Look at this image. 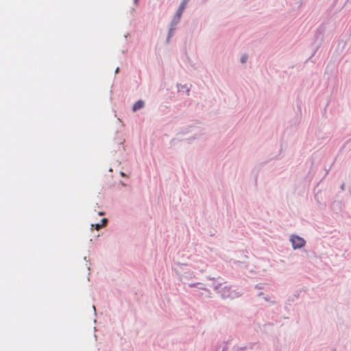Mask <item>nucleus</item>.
<instances>
[{
	"mask_svg": "<svg viewBox=\"0 0 351 351\" xmlns=\"http://www.w3.org/2000/svg\"><path fill=\"white\" fill-rule=\"evenodd\" d=\"M183 11L178 9L175 15L173 16L171 22L170 23V27L176 28V26L178 25V23L180 21L182 15L183 14Z\"/></svg>",
	"mask_w": 351,
	"mask_h": 351,
	"instance_id": "7ed1b4c3",
	"label": "nucleus"
},
{
	"mask_svg": "<svg viewBox=\"0 0 351 351\" xmlns=\"http://www.w3.org/2000/svg\"><path fill=\"white\" fill-rule=\"evenodd\" d=\"M233 351H254L253 346L249 345L245 346H234L233 347Z\"/></svg>",
	"mask_w": 351,
	"mask_h": 351,
	"instance_id": "423d86ee",
	"label": "nucleus"
},
{
	"mask_svg": "<svg viewBox=\"0 0 351 351\" xmlns=\"http://www.w3.org/2000/svg\"><path fill=\"white\" fill-rule=\"evenodd\" d=\"M341 189L342 191H344V190H345V184H344V183H343V184L341 185Z\"/></svg>",
	"mask_w": 351,
	"mask_h": 351,
	"instance_id": "a211bd4d",
	"label": "nucleus"
},
{
	"mask_svg": "<svg viewBox=\"0 0 351 351\" xmlns=\"http://www.w3.org/2000/svg\"><path fill=\"white\" fill-rule=\"evenodd\" d=\"M178 92H185L187 95H189L190 88L186 84L179 85L178 86Z\"/></svg>",
	"mask_w": 351,
	"mask_h": 351,
	"instance_id": "6e6552de",
	"label": "nucleus"
},
{
	"mask_svg": "<svg viewBox=\"0 0 351 351\" xmlns=\"http://www.w3.org/2000/svg\"><path fill=\"white\" fill-rule=\"evenodd\" d=\"M171 38H172V36H170L169 35H167V42L169 43Z\"/></svg>",
	"mask_w": 351,
	"mask_h": 351,
	"instance_id": "f3484780",
	"label": "nucleus"
},
{
	"mask_svg": "<svg viewBox=\"0 0 351 351\" xmlns=\"http://www.w3.org/2000/svg\"><path fill=\"white\" fill-rule=\"evenodd\" d=\"M93 227H95L96 230H99L103 226L101 223L91 224V229H93Z\"/></svg>",
	"mask_w": 351,
	"mask_h": 351,
	"instance_id": "f8f14e48",
	"label": "nucleus"
},
{
	"mask_svg": "<svg viewBox=\"0 0 351 351\" xmlns=\"http://www.w3.org/2000/svg\"><path fill=\"white\" fill-rule=\"evenodd\" d=\"M119 71V68H117L116 70H115V73H117Z\"/></svg>",
	"mask_w": 351,
	"mask_h": 351,
	"instance_id": "5701e85b",
	"label": "nucleus"
},
{
	"mask_svg": "<svg viewBox=\"0 0 351 351\" xmlns=\"http://www.w3.org/2000/svg\"><path fill=\"white\" fill-rule=\"evenodd\" d=\"M93 308L94 310L95 315H96V308H95V306H93Z\"/></svg>",
	"mask_w": 351,
	"mask_h": 351,
	"instance_id": "4be33fe9",
	"label": "nucleus"
},
{
	"mask_svg": "<svg viewBox=\"0 0 351 351\" xmlns=\"http://www.w3.org/2000/svg\"><path fill=\"white\" fill-rule=\"evenodd\" d=\"M227 350H228V348H227V346H224L223 347V349H222V350H221V351H227Z\"/></svg>",
	"mask_w": 351,
	"mask_h": 351,
	"instance_id": "6ab92c4d",
	"label": "nucleus"
},
{
	"mask_svg": "<svg viewBox=\"0 0 351 351\" xmlns=\"http://www.w3.org/2000/svg\"><path fill=\"white\" fill-rule=\"evenodd\" d=\"M203 295H204L203 293H201L199 294V296H202Z\"/></svg>",
	"mask_w": 351,
	"mask_h": 351,
	"instance_id": "393cba45",
	"label": "nucleus"
},
{
	"mask_svg": "<svg viewBox=\"0 0 351 351\" xmlns=\"http://www.w3.org/2000/svg\"><path fill=\"white\" fill-rule=\"evenodd\" d=\"M257 296L259 298H262L265 302L269 303L270 304L274 305L276 304L274 298L271 295H266L264 293L261 292L258 293Z\"/></svg>",
	"mask_w": 351,
	"mask_h": 351,
	"instance_id": "39448f33",
	"label": "nucleus"
},
{
	"mask_svg": "<svg viewBox=\"0 0 351 351\" xmlns=\"http://www.w3.org/2000/svg\"><path fill=\"white\" fill-rule=\"evenodd\" d=\"M98 215H100V216H102V215H104V212H99V213H98Z\"/></svg>",
	"mask_w": 351,
	"mask_h": 351,
	"instance_id": "412c9836",
	"label": "nucleus"
},
{
	"mask_svg": "<svg viewBox=\"0 0 351 351\" xmlns=\"http://www.w3.org/2000/svg\"><path fill=\"white\" fill-rule=\"evenodd\" d=\"M176 29V28L169 27V32H168V35H169L170 36H173V34H174V32H175Z\"/></svg>",
	"mask_w": 351,
	"mask_h": 351,
	"instance_id": "9b49d317",
	"label": "nucleus"
},
{
	"mask_svg": "<svg viewBox=\"0 0 351 351\" xmlns=\"http://www.w3.org/2000/svg\"><path fill=\"white\" fill-rule=\"evenodd\" d=\"M107 222H108V219H107L106 218H103V219H101V226H102L103 227H104V226H106V225Z\"/></svg>",
	"mask_w": 351,
	"mask_h": 351,
	"instance_id": "4468645a",
	"label": "nucleus"
},
{
	"mask_svg": "<svg viewBox=\"0 0 351 351\" xmlns=\"http://www.w3.org/2000/svg\"><path fill=\"white\" fill-rule=\"evenodd\" d=\"M145 106V102L144 101L140 99V100H138L137 101H136L134 103V104L133 105V107H132V110L134 112H136L138 110H141L142 108H143Z\"/></svg>",
	"mask_w": 351,
	"mask_h": 351,
	"instance_id": "0eeeda50",
	"label": "nucleus"
},
{
	"mask_svg": "<svg viewBox=\"0 0 351 351\" xmlns=\"http://www.w3.org/2000/svg\"><path fill=\"white\" fill-rule=\"evenodd\" d=\"M199 136H200V134H194L193 136H192L189 137V138H188V140H189V141H194V140H196V139L199 138Z\"/></svg>",
	"mask_w": 351,
	"mask_h": 351,
	"instance_id": "9d476101",
	"label": "nucleus"
},
{
	"mask_svg": "<svg viewBox=\"0 0 351 351\" xmlns=\"http://www.w3.org/2000/svg\"><path fill=\"white\" fill-rule=\"evenodd\" d=\"M138 0H134L135 3H137Z\"/></svg>",
	"mask_w": 351,
	"mask_h": 351,
	"instance_id": "a878e982",
	"label": "nucleus"
},
{
	"mask_svg": "<svg viewBox=\"0 0 351 351\" xmlns=\"http://www.w3.org/2000/svg\"><path fill=\"white\" fill-rule=\"evenodd\" d=\"M189 1L190 0H182L178 9L184 12Z\"/></svg>",
	"mask_w": 351,
	"mask_h": 351,
	"instance_id": "1a4fd4ad",
	"label": "nucleus"
},
{
	"mask_svg": "<svg viewBox=\"0 0 351 351\" xmlns=\"http://www.w3.org/2000/svg\"><path fill=\"white\" fill-rule=\"evenodd\" d=\"M208 279H209V280H214V278H210V277H208Z\"/></svg>",
	"mask_w": 351,
	"mask_h": 351,
	"instance_id": "b1692460",
	"label": "nucleus"
},
{
	"mask_svg": "<svg viewBox=\"0 0 351 351\" xmlns=\"http://www.w3.org/2000/svg\"><path fill=\"white\" fill-rule=\"evenodd\" d=\"M195 269H197L199 270L200 272H204L205 271V267L204 266H202V267H195Z\"/></svg>",
	"mask_w": 351,
	"mask_h": 351,
	"instance_id": "2eb2a0df",
	"label": "nucleus"
},
{
	"mask_svg": "<svg viewBox=\"0 0 351 351\" xmlns=\"http://www.w3.org/2000/svg\"><path fill=\"white\" fill-rule=\"evenodd\" d=\"M289 241L294 250L302 249L305 246L306 243L304 238L295 234L290 235Z\"/></svg>",
	"mask_w": 351,
	"mask_h": 351,
	"instance_id": "f03ea898",
	"label": "nucleus"
},
{
	"mask_svg": "<svg viewBox=\"0 0 351 351\" xmlns=\"http://www.w3.org/2000/svg\"><path fill=\"white\" fill-rule=\"evenodd\" d=\"M189 287L191 288H196L197 290L204 291L206 293V297H210V290L206 288L201 282L190 283Z\"/></svg>",
	"mask_w": 351,
	"mask_h": 351,
	"instance_id": "20e7f679",
	"label": "nucleus"
},
{
	"mask_svg": "<svg viewBox=\"0 0 351 351\" xmlns=\"http://www.w3.org/2000/svg\"><path fill=\"white\" fill-rule=\"evenodd\" d=\"M255 288L257 289H262V285H256L255 286Z\"/></svg>",
	"mask_w": 351,
	"mask_h": 351,
	"instance_id": "dca6fc26",
	"label": "nucleus"
},
{
	"mask_svg": "<svg viewBox=\"0 0 351 351\" xmlns=\"http://www.w3.org/2000/svg\"><path fill=\"white\" fill-rule=\"evenodd\" d=\"M120 174H121V176H123V177L126 176V175L125 174V173H123V172H122V171L120 173Z\"/></svg>",
	"mask_w": 351,
	"mask_h": 351,
	"instance_id": "aec40b11",
	"label": "nucleus"
},
{
	"mask_svg": "<svg viewBox=\"0 0 351 351\" xmlns=\"http://www.w3.org/2000/svg\"><path fill=\"white\" fill-rule=\"evenodd\" d=\"M221 285L219 283L214 284L213 288L215 291H216V292L223 299H234L242 295L241 293L237 291L236 290H233L232 287L224 286L221 287Z\"/></svg>",
	"mask_w": 351,
	"mask_h": 351,
	"instance_id": "f257e3e1",
	"label": "nucleus"
},
{
	"mask_svg": "<svg viewBox=\"0 0 351 351\" xmlns=\"http://www.w3.org/2000/svg\"><path fill=\"white\" fill-rule=\"evenodd\" d=\"M247 60V56L246 55L243 56L241 58V63H245Z\"/></svg>",
	"mask_w": 351,
	"mask_h": 351,
	"instance_id": "ddd939ff",
	"label": "nucleus"
}]
</instances>
